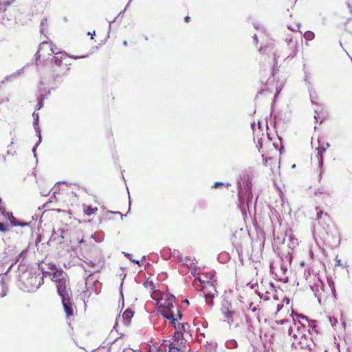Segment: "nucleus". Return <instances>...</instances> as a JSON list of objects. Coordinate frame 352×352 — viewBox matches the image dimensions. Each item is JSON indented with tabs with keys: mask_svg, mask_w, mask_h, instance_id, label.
<instances>
[{
	"mask_svg": "<svg viewBox=\"0 0 352 352\" xmlns=\"http://www.w3.org/2000/svg\"><path fill=\"white\" fill-rule=\"evenodd\" d=\"M80 249L89 266H99L103 263L102 252L97 248L96 240L93 235L82 237L79 241Z\"/></svg>",
	"mask_w": 352,
	"mask_h": 352,
	"instance_id": "f257e3e1",
	"label": "nucleus"
},
{
	"mask_svg": "<svg viewBox=\"0 0 352 352\" xmlns=\"http://www.w3.org/2000/svg\"><path fill=\"white\" fill-rule=\"evenodd\" d=\"M303 320L307 322V319L304 316L296 314V318H293L294 327L291 326V323L288 320H280L276 322L278 324L285 326L288 335L292 336L295 339L297 337L303 336L309 333Z\"/></svg>",
	"mask_w": 352,
	"mask_h": 352,
	"instance_id": "f03ea898",
	"label": "nucleus"
},
{
	"mask_svg": "<svg viewBox=\"0 0 352 352\" xmlns=\"http://www.w3.org/2000/svg\"><path fill=\"white\" fill-rule=\"evenodd\" d=\"M175 298L173 295L166 294L164 296L162 300L158 303L159 312L166 319L176 320L173 319L178 309L175 305Z\"/></svg>",
	"mask_w": 352,
	"mask_h": 352,
	"instance_id": "7ed1b4c3",
	"label": "nucleus"
},
{
	"mask_svg": "<svg viewBox=\"0 0 352 352\" xmlns=\"http://www.w3.org/2000/svg\"><path fill=\"white\" fill-rule=\"evenodd\" d=\"M209 280L204 279L203 276H197V279L201 285V290L204 293V297L206 299H210V300H206L207 303L209 305H212L213 304L212 299L215 296H217L216 289L217 279L215 278L212 272L209 274Z\"/></svg>",
	"mask_w": 352,
	"mask_h": 352,
	"instance_id": "20e7f679",
	"label": "nucleus"
},
{
	"mask_svg": "<svg viewBox=\"0 0 352 352\" xmlns=\"http://www.w3.org/2000/svg\"><path fill=\"white\" fill-rule=\"evenodd\" d=\"M58 50V47L51 41L41 42L35 54V63L37 65H42L43 62L48 60L50 56Z\"/></svg>",
	"mask_w": 352,
	"mask_h": 352,
	"instance_id": "39448f33",
	"label": "nucleus"
},
{
	"mask_svg": "<svg viewBox=\"0 0 352 352\" xmlns=\"http://www.w3.org/2000/svg\"><path fill=\"white\" fill-rule=\"evenodd\" d=\"M54 55L52 58V63L57 67L70 65V63H68L69 58L73 59H77L78 58L74 56H69L65 51H60L59 48L56 50Z\"/></svg>",
	"mask_w": 352,
	"mask_h": 352,
	"instance_id": "423d86ee",
	"label": "nucleus"
},
{
	"mask_svg": "<svg viewBox=\"0 0 352 352\" xmlns=\"http://www.w3.org/2000/svg\"><path fill=\"white\" fill-rule=\"evenodd\" d=\"M293 346L296 349L311 350L312 346V340L310 337V333H307L303 336H300L294 339Z\"/></svg>",
	"mask_w": 352,
	"mask_h": 352,
	"instance_id": "0eeeda50",
	"label": "nucleus"
},
{
	"mask_svg": "<svg viewBox=\"0 0 352 352\" xmlns=\"http://www.w3.org/2000/svg\"><path fill=\"white\" fill-rule=\"evenodd\" d=\"M56 285L58 294L61 298L72 296V291L69 287V280L68 277L57 280V284Z\"/></svg>",
	"mask_w": 352,
	"mask_h": 352,
	"instance_id": "6e6552de",
	"label": "nucleus"
},
{
	"mask_svg": "<svg viewBox=\"0 0 352 352\" xmlns=\"http://www.w3.org/2000/svg\"><path fill=\"white\" fill-rule=\"evenodd\" d=\"M177 313L175 316H173V319L176 320L173 321V320H169L170 323L174 326V328L176 331H181L184 334V332L188 331L190 326L187 322H181L182 315L181 314L179 310H176Z\"/></svg>",
	"mask_w": 352,
	"mask_h": 352,
	"instance_id": "1a4fd4ad",
	"label": "nucleus"
},
{
	"mask_svg": "<svg viewBox=\"0 0 352 352\" xmlns=\"http://www.w3.org/2000/svg\"><path fill=\"white\" fill-rule=\"evenodd\" d=\"M120 341L115 340L111 344L107 347L106 346H100L98 348L96 352H118L120 349ZM122 352H136L131 348H126L122 350Z\"/></svg>",
	"mask_w": 352,
	"mask_h": 352,
	"instance_id": "9d476101",
	"label": "nucleus"
},
{
	"mask_svg": "<svg viewBox=\"0 0 352 352\" xmlns=\"http://www.w3.org/2000/svg\"><path fill=\"white\" fill-rule=\"evenodd\" d=\"M286 302V304L288 305L289 303V299L287 298H285L281 302H278V298H274L273 300L268 302L267 306L269 309H271L272 313L276 316L278 312L284 309L283 302Z\"/></svg>",
	"mask_w": 352,
	"mask_h": 352,
	"instance_id": "9b49d317",
	"label": "nucleus"
},
{
	"mask_svg": "<svg viewBox=\"0 0 352 352\" xmlns=\"http://www.w3.org/2000/svg\"><path fill=\"white\" fill-rule=\"evenodd\" d=\"M72 296L61 298V302L67 318H70L74 315L75 306L72 302Z\"/></svg>",
	"mask_w": 352,
	"mask_h": 352,
	"instance_id": "f8f14e48",
	"label": "nucleus"
},
{
	"mask_svg": "<svg viewBox=\"0 0 352 352\" xmlns=\"http://www.w3.org/2000/svg\"><path fill=\"white\" fill-rule=\"evenodd\" d=\"M0 212L3 214L8 220L10 221V225L12 226H20L21 227L28 226L29 223L27 222H21L17 220L12 213L8 212L6 211L5 208H0Z\"/></svg>",
	"mask_w": 352,
	"mask_h": 352,
	"instance_id": "ddd939ff",
	"label": "nucleus"
},
{
	"mask_svg": "<svg viewBox=\"0 0 352 352\" xmlns=\"http://www.w3.org/2000/svg\"><path fill=\"white\" fill-rule=\"evenodd\" d=\"M316 220L324 229L328 228L331 222L330 216L322 210H319L317 212Z\"/></svg>",
	"mask_w": 352,
	"mask_h": 352,
	"instance_id": "4468645a",
	"label": "nucleus"
},
{
	"mask_svg": "<svg viewBox=\"0 0 352 352\" xmlns=\"http://www.w3.org/2000/svg\"><path fill=\"white\" fill-rule=\"evenodd\" d=\"M43 274L44 276L47 275L51 276V280L54 281L56 283V285L57 284V280H59L61 278H66L67 277H68L67 275L64 272V271L62 269L56 270L54 272H43Z\"/></svg>",
	"mask_w": 352,
	"mask_h": 352,
	"instance_id": "2eb2a0df",
	"label": "nucleus"
},
{
	"mask_svg": "<svg viewBox=\"0 0 352 352\" xmlns=\"http://www.w3.org/2000/svg\"><path fill=\"white\" fill-rule=\"evenodd\" d=\"M168 352H184L185 344L181 342L180 343L168 342Z\"/></svg>",
	"mask_w": 352,
	"mask_h": 352,
	"instance_id": "dca6fc26",
	"label": "nucleus"
},
{
	"mask_svg": "<svg viewBox=\"0 0 352 352\" xmlns=\"http://www.w3.org/2000/svg\"><path fill=\"white\" fill-rule=\"evenodd\" d=\"M83 212L85 215L91 217L97 214L98 208L97 207H92L91 206L83 204L82 206Z\"/></svg>",
	"mask_w": 352,
	"mask_h": 352,
	"instance_id": "f3484780",
	"label": "nucleus"
},
{
	"mask_svg": "<svg viewBox=\"0 0 352 352\" xmlns=\"http://www.w3.org/2000/svg\"><path fill=\"white\" fill-rule=\"evenodd\" d=\"M166 294H162L157 290H155L151 294V298L157 302V304L162 300Z\"/></svg>",
	"mask_w": 352,
	"mask_h": 352,
	"instance_id": "a211bd4d",
	"label": "nucleus"
},
{
	"mask_svg": "<svg viewBox=\"0 0 352 352\" xmlns=\"http://www.w3.org/2000/svg\"><path fill=\"white\" fill-rule=\"evenodd\" d=\"M183 333H181V331H175L174 333V335H173V342H175V343H180L181 342H183ZM168 342H171L170 341H168Z\"/></svg>",
	"mask_w": 352,
	"mask_h": 352,
	"instance_id": "6ab92c4d",
	"label": "nucleus"
},
{
	"mask_svg": "<svg viewBox=\"0 0 352 352\" xmlns=\"http://www.w3.org/2000/svg\"><path fill=\"white\" fill-rule=\"evenodd\" d=\"M133 316V312L130 309H127L122 314L123 318L126 321L127 323H129L131 322V320Z\"/></svg>",
	"mask_w": 352,
	"mask_h": 352,
	"instance_id": "aec40b11",
	"label": "nucleus"
},
{
	"mask_svg": "<svg viewBox=\"0 0 352 352\" xmlns=\"http://www.w3.org/2000/svg\"><path fill=\"white\" fill-rule=\"evenodd\" d=\"M300 23L296 22H288L287 28L289 30L292 32H299L300 31Z\"/></svg>",
	"mask_w": 352,
	"mask_h": 352,
	"instance_id": "412c9836",
	"label": "nucleus"
},
{
	"mask_svg": "<svg viewBox=\"0 0 352 352\" xmlns=\"http://www.w3.org/2000/svg\"><path fill=\"white\" fill-rule=\"evenodd\" d=\"M47 265V269L48 270L47 272H54L56 270H59L60 268H58L56 267V265L53 262H49L48 263L45 264ZM42 272H45L43 267H41Z\"/></svg>",
	"mask_w": 352,
	"mask_h": 352,
	"instance_id": "4be33fe9",
	"label": "nucleus"
},
{
	"mask_svg": "<svg viewBox=\"0 0 352 352\" xmlns=\"http://www.w3.org/2000/svg\"><path fill=\"white\" fill-rule=\"evenodd\" d=\"M326 149L323 147L318 148V157L319 159L320 162L322 163V153L325 152Z\"/></svg>",
	"mask_w": 352,
	"mask_h": 352,
	"instance_id": "5701e85b",
	"label": "nucleus"
},
{
	"mask_svg": "<svg viewBox=\"0 0 352 352\" xmlns=\"http://www.w3.org/2000/svg\"><path fill=\"white\" fill-rule=\"evenodd\" d=\"M9 230V226L3 222H0V232L5 233Z\"/></svg>",
	"mask_w": 352,
	"mask_h": 352,
	"instance_id": "b1692460",
	"label": "nucleus"
},
{
	"mask_svg": "<svg viewBox=\"0 0 352 352\" xmlns=\"http://www.w3.org/2000/svg\"><path fill=\"white\" fill-rule=\"evenodd\" d=\"M47 19H43L41 22V34H44V32L46 30L45 26H47Z\"/></svg>",
	"mask_w": 352,
	"mask_h": 352,
	"instance_id": "393cba45",
	"label": "nucleus"
},
{
	"mask_svg": "<svg viewBox=\"0 0 352 352\" xmlns=\"http://www.w3.org/2000/svg\"><path fill=\"white\" fill-rule=\"evenodd\" d=\"M304 36H305V39L310 41L314 38V34L311 31H307L305 33Z\"/></svg>",
	"mask_w": 352,
	"mask_h": 352,
	"instance_id": "a878e982",
	"label": "nucleus"
},
{
	"mask_svg": "<svg viewBox=\"0 0 352 352\" xmlns=\"http://www.w3.org/2000/svg\"><path fill=\"white\" fill-rule=\"evenodd\" d=\"M234 313V311L227 310L223 312V316L227 319H231L233 316Z\"/></svg>",
	"mask_w": 352,
	"mask_h": 352,
	"instance_id": "bb28decb",
	"label": "nucleus"
},
{
	"mask_svg": "<svg viewBox=\"0 0 352 352\" xmlns=\"http://www.w3.org/2000/svg\"><path fill=\"white\" fill-rule=\"evenodd\" d=\"M43 106V98L41 97H39L38 98V103L36 104V109L38 110L40 109L41 108H42V107Z\"/></svg>",
	"mask_w": 352,
	"mask_h": 352,
	"instance_id": "cd10ccee",
	"label": "nucleus"
},
{
	"mask_svg": "<svg viewBox=\"0 0 352 352\" xmlns=\"http://www.w3.org/2000/svg\"><path fill=\"white\" fill-rule=\"evenodd\" d=\"M269 289L266 290V293L270 294V292H273L274 290V285L272 283H268Z\"/></svg>",
	"mask_w": 352,
	"mask_h": 352,
	"instance_id": "c85d7f7f",
	"label": "nucleus"
},
{
	"mask_svg": "<svg viewBox=\"0 0 352 352\" xmlns=\"http://www.w3.org/2000/svg\"><path fill=\"white\" fill-rule=\"evenodd\" d=\"M210 272H211L206 273V274L205 273H201V274L199 275V276H203L204 279L209 280V278H210L209 274Z\"/></svg>",
	"mask_w": 352,
	"mask_h": 352,
	"instance_id": "c756f323",
	"label": "nucleus"
},
{
	"mask_svg": "<svg viewBox=\"0 0 352 352\" xmlns=\"http://www.w3.org/2000/svg\"><path fill=\"white\" fill-rule=\"evenodd\" d=\"M36 280V276H31L30 278H28L27 281L28 284H32L33 282H35Z\"/></svg>",
	"mask_w": 352,
	"mask_h": 352,
	"instance_id": "7c9ffc66",
	"label": "nucleus"
},
{
	"mask_svg": "<svg viewBox=\"0 0 352 352\" xmlns=\"http://www.w3.org/2000/svg\"><path fill=\"white\" fill-rule=\"evenodd\" d=\"M223 183L217 182L214 183V184L212 185V188H218V187H219L221 186H223Z\"/></svg>",
	"mask_w": 352,
	"mask_h": 352,
	"instance_id": "2f4dec72",
	"label": "nucleus"
},
{
	"mask_svg": "<svg viewBox=\"0 0 352 352\" xmlns=\"http://www.w3.org/2000/svg\"><path fill=\"white\" fill-rule=\"evenodd\" d=\"M184 20L186 23H188L190 21V17L187 16L185 17Z\"/></svg>",
	"mask_w": 352,
	"mask_h": 352,
	"instance_id": "473e14b6",
	"label": "nucleus"
},
{
	"mask_svg": "<svg viewBox=\"0 0 352 352\" xmlns=\"http://www.w3.org/2000/svg\"><path fill=\"white\" fill-rule=\"evenodd\" d=\"M34 289V286H32L31 287H27V291L30 292V291L33 290Z\"/></svg>",
	"mask_w": 352,
	"mask_h": 352,
	"instance_id": "72a5a7b5",
	"label": "nucleus"
},
{
	"mask_svg": "<svg viewBox=\"0 0 352 352\" xmlns=\"http://www.w3.org/2000/svg\"><path fill=\"white\" fill-rule=\"evenodd\" d=\"M238 195H239V201H240L241 202H242V198H241V193H240V192H239Z\"/></svg>",
	"mask_w": 352,
	"mask_h": 352,
	"instance_id": "f704fd0d",
	"label": "nucleus"
},
{
	"mask_svg": "<svg viewBox=\"0 0 352 352\" xmlns=\"http://www.w3.org/2000/svg\"><path fill=\"white\" fill-rule=\"evenodd\" d=\"M122 43L124 46H127V42L126 41H124Z\"/></svg>",
	"mask_w": 352,
	"mask_h": 352,
	"instance_id": "c9c22d12",
	"label": "nucleus"
},
{
	"mask_svg": "<svg viewBox=\"0 0 352 352\" xmlns=\"http://www.w3.org/2000/svg\"><path fill=\"white\" fill-rule=\"evenodd\" d=\"M254 40H255L256 42L258 41V40H257V37H256V35H254Z\"/></svg>",
	"mask_w": 352,
	"mask_h": 352,
	"instance_id": "e433bc0d",
	"label": "nucleus"
},
{
	"mask_svg": "<svg viewBox=\"0 0 352 352\" xmlns=\"http://www.w3.org/2000/svg\"><path fill=\"white\" fill-rule=\"evenodd\" d=\"M270 270L272 271V264L270 265Z\"/></svg>",
	"mask_w": 352,
	"mask_h": 352,
	"instance_id": "4c0bfd02",
	"label": "nucleus"
},
{
	"mask_svg": "<svg viewBox=\"0 0 352 352\" xmlns=\"http://www.w3.org/2000/svg\"><path fill=\"white\" fill-rule=\"evenodd\" d=\"M36 120H38V113L36 114Z\"/></svg>",
	"mask_w": 352,
	"mask_h": 352,
	"instance_id": "58836bf2",
	"label": "nucleus"
}]
</instances>
